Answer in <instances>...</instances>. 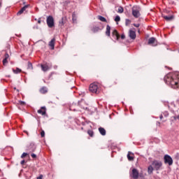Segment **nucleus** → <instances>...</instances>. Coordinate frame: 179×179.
<instances>
[{
	"instance_id": "obj_35",
	"label": "nucleus",
	"mask_w": 179,
	"mask_h": 179,
	"mask_svg": "<svg viewBox=\"0 0 179 179\" xmlns=\"http://www.w3.org/2000/svg\"><path fill=\"white\" fill-rule=\"evenodd\" d=\"M7 63H8V60L6 59H3V65H5V64H7Z\"/></svg>"
},
{
	"instance_id": "obj_6",
	"label": "nucleus",
	"mask_w": 179,
	"mask_h": 179,
	"mask_svg": "<svg viewBox=\"0 0 179 179\" xmlns=\"http://www.w3.org/2000/svg\"><path fill=\"white\" fill-rule=\"evenodd\" d=\"M152 166L155 170H160V167L163 166V164L160 161H154L152 162Z\"/></svg>"
},
{
	"instance_id": "obj_5",
	"label": "nucleus",
	"mask_w": 179,
	"mask_h": 179,
	"mask_svg": "<svg viewBox=\"0 0 179 179\" xmlns=\"http://www.w3.org/2000/svg\"><path fill=\"white\" fill-rule=\"evenodd\" d=\"M99 87L97 86V83H94L90 85V92L92 93H97V90Z\"/></svg>"
},
{
	"instance_id": "obj_4",
	"label": "nucleus",
	"mask_w": 179,
	"mask_h": 179,
	"mask_svg": "<svg viewBox=\"0 0 179 179\" xmlns=\"http://www.w3.org/2000/svg\"><path fill=\"white\" fill-rule=\"evenodd\" d=\"M164 160L165 164H169V166H172L173 165V158L169 155H166L164 157Z\"/></svg>"
},
{
	"instance_id": "obj_27",
	"label": "nucleus",
	"mask_w": 179,
	"mask_h": 179,
	"mask_svg": "<svg viewBox=\"0 0 179 179\" xmlns=\"http://www.w3.org/2000/svg\"><path fill=\"white\" fill-rule=\"evenodd\" d=\"M121 20V17L119 15H117L115 18V22H120Z\"/></svg>"
},
{
	"instance_id": "obj_32",
	"label": "nucleus",
	"mask_w": 179,
	"mask_h": 179,
	"mask_svg": "<svg viewBox=\"0 0 179 179\" xmlns=\"http://www.w3.org/2000/svg\"><path fill=\"white\" fill-rule=\"evenodd\" d=\"M59 25L64 26V18H62V20L59 21Z\"/></svg>"
},
{
	"instance_id": "obj_12",
	"label": "nucleus",
	"mask_w": 179,
	"mask_h": 179,
	"mask_svg": "<svg viewBox=\"0 0 179 179\" xmlns=\"http://www.w3.org/2000/svg\"><path fill=\"white\" fill-rule=\"evenodd\" d=\"M47 109H45V107L42 106L41 109L38 110V114H41V115H45Z\"/></svg>"
},
{
	"instance_id": "obj_18",
	"label": "nucleus",
	"mask_w": 179,
	"mask_h": 179,
	"mask_svg": "<svg viewBox=\"0 0 179 179\" xmlns=\"http://www.w3.org/2000/svg\"><path fill=\"white\" fill-rule=\"evenodd\" d=\"M99 131L101 134V135H102L103 136H105L106 135V129L103 127H99Z\"/></svg>"
},
{
	"instance_id": "obj_34",
	"label": "nucleus",
	"mask_w": 179,
	"mask_h": 179,
	"mask_svg": "<svg viewBox=\"0 0 179 179\" xmlns=\"http://www.w3.org/2000/svg\"><path fill=\"white\" fill-rule=\"evenodd\" d=\"M9 58V55L8 53H6L4 59H7Z\"/></svg>"
},
{
	"instance_id": "obj_37",
	"label": "nucleus",
	"mask_w": 179,
	"mask_h": 179,
	"mask_svg": "<svg viewBox=\"0 0 179 179\" xmlns=\"http://www.w3.org/2000/svg\"><path fill=\"white\" fill-rule=\"evenodd\" d=\"M124 38H125V35L124 34H122L121 35V39L124 40Z\"/></svg>"
},
{
	"instance_id": "obj_25",
	"label": "nucleus",
	"mask_w": 179,
	"mask_h": 179,
	"mask_svg": "<svg viewBox=\"0 0 179 179\" xmlns=\"http://www.w3.org/2000/svg\"><path fill=\"white\" fill-rule=\"evenodd\" d=\"M117 12L118 13H122L124 12V8L122 7H119Z\"/></svg>"
},
{
	"instance_id": "obj_36",
	"label": "nucleus",
	"mask_w": 179,
	"mask_h": 179,
	"mask_svg": "<svg viewBox=\"0 0 179 179\" xmlns=\"http://www.w3.org/2000/svg\"><path fill=\"white\" fill-rule=\"evenodd\" d=\"M134 27H139V26H141V24H134Z\"/></svg>"
},
{
	"instance_id": "obj_24",
	"label": "nucleus",
	"mask_w": 179,
	"mask_h": 179,
	"mask_svg": "<svg viewBox=\"0 0 179 179\" xmlns=\"http://www.w3.org/2000/svg\"><path fill=\"white\" fill-rule=\"evenodd\" d=\"M41 93H43V94L47 93V87H42L40 90Z\"/></svg>"
},
{
	"instance_id": "obj_46",
	"label": "nucleus",
	"mask_w": 179,
	"mask_h": 179,
	"mask_svg": "<svg viewBox=\"0 0 179 179\" xmlns=\"http://www.w3.org/2000/svg\"><path fill=\"white\" fill-rule=\"evenodd\" d=\"M0 6H1V3H0Z\"/></svg>"
},
{
	"instance_id": "obj_13",
	"label": "nucleus",
	"mask_w": 179,
	"mask_h": 179,
	"mask_svg": "<svg viewBox=\"0 0 179 179\" xmlns=\"http://www.w3.org/2000/svg\"><path fill=\"white\" fill-rule=\"evenodd\" d=\"M49 45L51 47V50H54V47L55 45V38H52L50 42H49Z\"/></svg>"
},
{
	"instance_id": "obj_7",
	"label": "nucleus",
	"mask_w": 179,
	"mask_h": 179,
	"mask_svg": "<svg viewBox=\"0 0 179 179\" xmlns=\"http://www.w3.org/2000/svg\"><path fill=\"white\" fill-rule=\"evenodd\" d=\"M148 44L150 45H152L153 47H156L157 45V41L155 38H150L148 40Z\"/></svg>"
},
{
	"instance_id": "obj_39",
	"label": "nucleus",
	"mask_w": 179,
	"mask_h": 179,
	"mask_svg": "<svg viewBox=\"0 0 179 179\" xmlns=\"http://www.w3.org/2000/svg\"><path fill=\"white\" fill-rule=\"evenodd\" d=\"M174 120H179V115L178 116H175Z\"/></svg>"
},
{
	"instance_id": "obj_2",
	"label": "nucleus",
	"mask_w": 179,
	"mask_h": 179,
	"mask_svg": "<svg viewBox=\"0 0 179 179\" xmlns=\"http://www.w3.org/2000/svg\"><path fill=\"white\" fill-rule=\"evenodd\" d=\"M132 15L134 17L138 18L141 16V8L137 6H134L132 8Z\"/></svg>"
},
{
	"instance_id": "obj_10",
	"label": "nucleus",
	"mask_w": 179,
	"mask_h": 179,
	"mask_svg": "<svg viewBox=\"0 0 179 179\" xmlns=\"http://www.w3.org/2000/svg\"><path fill=\"white\" fill-rule=\"evenodd\" d=\"M27 150H28V152H34V150H36V145H34V143H31L28 147Z\"/></svg>"
},
{
	"instance_id": "obj_17",
	"label": "nucleus",
	"mask_w": 179,
	"mask_h": 179,
	"mask_svg": "<svg viewBox=\"0 0 179 179\" xmlns=\"http://www.w3.org/2000/svg\"><path fill=\"white\" fill-rule=\"evenodd\" d=\"M110 30H111V27H110V25H107L106 26V36H108V37H110Z\"/></svg>"
},
{
	"instance_id": "obj_19",
	"label": "nucleus",
	"mask_w": 179,
	"mask_h": 179,
	"mask_svg": "<svg viewBox=\"0 0 179 179\" xmlns=\"http://www.w3.org/2000/svg\"><path fill=\"white\" fill-rule=\"evenodd\" d=\"M173 17H174L173 15L164 16V19H165V20H166L167 22H170V20H173Z\"/></svg>"
},
{
	"instance_id": "obj_16",
	"label": "nucleus",
	"mask_w": 179,
	"mask_h": 179,
	"mask_svg": "<svg viewBox=\"0 0 179 179\" xmlns=\"http://www.w3.org/2000/svg\"><path fill=\"white\" fill-rule=\"evenodd\" d=\"M113 37H115V38H116V40H118V38H120V34H118V32L117 31V30H114L112 33Z\"/></svg>"
},
{
	"instance_id": "obj_43",
	"label": "nucleus",
	"mask_w": 179,
	"mask_h": 179,
	"mask_svg": "<svg viewBox=\"0 0 179 179\" xmlns=\"http://www.w3.org/2000/svg\"><path fill=\"white\" fill-rule=\"evenodd\" d=\"M20 104H24V102L21 101V102H20Z\"/></svg>"
},
{
	"instance_id": "obj_21",
	"label": "nucleus",
	"mask_w": 179,
	"mask_h": 179,
	"mask_svg": "<svg viewBox=\"0 0 179 179\" xmlns=\"http://www.w3.org/2000/svg\"><path fill=\"white\" fill-rule=\"evenodd\" d=\"M99 30H100V27H94L92 29L93 33H97V31H99Z\"/></svg>"
},
{
	"instance_id": "obj_30",
	"label": "nucleus",
	"mask_w": 179,
	"mask_h": 179,
	"mask_svg": "<svg viewBox=\"0 0 179 179\" xmlns=\"http://www.w3.org/2000/svg\"><path fill=\"white\" fill-rule=\"evenodd\" d=\"M87 134L90 135V136H93V131L89 130L87 131Z\"/></svg>"
},
{
	"instance_id": "obj_42",
	"label": "nucleus",
	"mask_w": 179,
	"mask_h": 179,
	"mask_svg": "<svg viewBox=\"0 0 179 179\" xmlns=\"http://www.w3.org/2000/svg\"><path fill=\"white\" fill-rule=\"evenodd\" d=\"M21 164H24V160L21 161Z\"/></svg>"
},
{
	"instance_id": "obj_11",
	"label": "nucleus",
	"mask_w": 179,
	"mask_h": 179,
	"mask_svg": "<svg viewBox=\"0 0 179 179\" xmlns=\"http://www.w3.org/2000/svg\"><path fill=\"white\" fill-rule=\"evenodd\" d=\"M131 176L134 179H137L138 177H139V172H138V170H136V169H134L132 170Z\"/></svg>"
},
{
	"instance_id": "obj_28",
	"label": "nucleus",
	"mask_w": 179,
	"mask_h": 179,
	"mask_svg": "<svg viewBox=\"0 0 179 179\" xmlns=\"http://www.w3.org/2000/svg\"><path fill=\"white\" fill-rule=\"evenodd\" d=\"M28 69H33V65L30 62H28Z\"/></svg>"
},
{
	"instance_id": "obj_45",
	"label": "nucleus",
	"mask_w": 179,
	"mask_h": 179,
	"mask_svg": "<svg viewBox=\"0 0 179 179\" xmlns=\"http://www.w3.org/2000/svg\"><path fill=\"white\" fill-rule=\"evenodd\" d=\"M14 89H15V90H16V87H15Z\"/></svg>"
},
{
	"instance_id": "obj_14",
	"label": "nucleus",
	"mask_w": 179,
	"mask_h": 179,
	"mask_svg": "<svg viewBox=\"0 0 179 179\" xmlns=\"http://www.w3.org/2000/svg\"><path fill=\"white\" fill-rule=\"evenodd\" d=\"M127 159L129 162H132L134 160V153L129 152L127 155Z\"/></svg>"
},
{
	"instance_id": "obj_3",
	"label": "nucleus",
	"mask_w": 179,
	"mask_h": 179,
	"mask_svg": "<svg viewBox=\"0 0 179 179\" xmlns=\"http://www.w3.org/2000/svg\"><path fill=\"white\" fill-rule=\"evenodd\" d=\"M46 23H47L48 27H50V29L54 27V26L55 25L54 23V17L51 15H49L47 17Z\"/></svg>"
},
{
	"instance_id": "obj_9",
	"label": "nucleus",
	"mask_w": 179,
	"mask_h": 179,
	"mask_svg": "<svg viewBox=\"0 0 179 179\" xmlns=\"http://www.w3.org/2000/svg\"><path fill=\"white\" fill-rule=\"evenodd\" d=\"M41 67L43 72H47V71H50V69H51V66H49L47 64H41Z\"/></svg>"
},
{
	"instance_id": "obj_20",
	"label": "nucleus",
	"mask_w": 179,
	"mask_h": 179,
	"mask_svg": "<svg viewBox=\"0 0 179 179\" xmlns=\"http://www.w3.org/2000/svg\"><path fill=\"white\" fill-rule=\"evenodd\" d=\"M97 17H98L99 20H100L101 22H107V19H106V17H104L101 15H98Z\"/></svg>"
},
{
	"instance_id": "obj_8",
	"label": "nucleus",
	"mask_w": 179,
	"mask_h": 179,
	"mask_svg": "<svg viewBox=\"0 0 179 179\" xmlns=\"http://www.w3.org/2000/svg\"><path fill=\"white\" fill-rule=\"evenodd\" d=\"M129 36L131 40H135L136 38V32L132 29H129Z\"/></svg>"
},
{
	"instance_id": "obj_44",
	"label": "nucleus",
	"mask_w": 179,
	"mask_h": 179,
	"mask_svg": "<svg viewBox=\"0 0 179 179\" xmlns=\"http://www.w3.org/2000/svg\"><path fill=\"white\" fill-rule=\"evenodd\" d=\"M167 115H169V113H166V116L167 117Z\"/></svg>"
},
{
	"instance_id": "obj_23",
	"label": "nucleus",
	"mask_w": 179,
	"mask_h": 179,
	"mask_svg": "<svg viewBox=\"0 0 179 179\" xmlns=\"http://www.w3.org/2000/svg\"><path fill=\"white\" fill-rule=\"evenodd\" d=\"M148 174H152L153 173V166H150L148 169Z\"/></svg>"
},
{
	"instance_id": "obj_26",
	"label": "nucleus",
	"mask_w": 179,
	"mask_h": 179,
	"mask_svg": "<svg viewBox=\"0 0 179 179\" xmlns=\"http://www.w3.org/2000/svg\"><path fill=\"white\" fill-rule=\"evenodd\" d=\"M125 24L126 26H129V24H131V20L127 19L125 21Z\"/></svg>"
},
{
	"instance_id": "obj_15",
	"label": "nucleus",
	"mask_w": 179,
	"mask_h": 179,
	"mask_svg": "<svg viewBox=\"0 0 179 179\" xmlns=\"http://www.w3.org/2000/svg\"><path fill=\"white\" fill-rule=\"evenodd\" d=\"M27 8H29V5L22 7L21 10L17 13V15H22V13H23V12L25 11L27 9Z\"/></svg>"
},
{
	"instance_id": "obj_38",
	"label": "nucleus",
	"mask_w": 179,
	"mask_h": 179,
	"mask_svg": "<svg viewBox=\"0 0 179 179\" xmlns=\"http://www.w3.org/2000/svg\"><path fill=\"white\" fill-rule=\"evenodd\" d=\"M37 179H43V175H40L38 177H37Z\"/></svg>"
},
{
	"instance_id": "obj_31",
	"label": "nucleus",
	"mask_w": 179,
	"mask_h": 179,
	"mask_svg": "<svg viewBox=\"0 0 179 179\" xmlns=\"http://www.w3.org/2000/svg\"><path fill=\"white\" fill-rule=\"evenodd\" d=\"M27 155H28L27 153L23 152L22 155H21V158L24 159V157H26V156H27Z\"/></svg>"
},
{
	"instance_id": "obj_40",
	"label": "nucleus",
	"mask_w": 179,
	"mask_h": 179,
	"mask_svg": "<svg viewBox=\"0 0 179 179\" xmlns=\"http://www.w3.org/2000/svg\"><path fill=\"white\" fill-rule=\"evenodd\" d=\"M38 24H40L41 23V20L39 19V20H38Z\"/></svg>"
},
{
	"instance_id": "obj_22",
	"label": "nucleus",
	"mask_w": 179,
	"mask_h": 179,
	"mask_svg": "<svg viewBox=\"0 0 179 179\" xmlns=\"http://www.w3.org/2000/svg\"><path fill=\"white\" fill-rule=\"evenodd\" d=\"M13 72L14 73H20V72H22V69H19V68H16V69H13Z\"/></svg>"
},
{
	"instance_id": "obj_41",
	"label": "nucleus",
	"mask_w": 179,
	"mask_h": 179,
	"mask_svg": "<svg viewBox=\"0 0 179 179\" xmlns=\"http://www.w3.org/2000/svg\"><path fill=\"white\" fill-rule=\"evenodd\" d=\"M160 120H163V115H161L160 117H159Z\"/></svg>"
},
{
	"instance_id": "obj_29",
	"label": "nucleus",
	"mask_w": 179,
	"mask_h": 179,
	"mask_svg": "<svg viewBox=\"0 0 179 179\" xmlns=\"http://www.w3.org/2000/svg\"><path fill=\"white\" fill-rule=\"evenodd\" d=\"M41 136L42 138H44V136H45V132L44 131V130L41 131Z\"/></svg>"
},
{
	"instance_id": "obj_33",
	"label": "nucleus",
	"mask_w": 179,
	"mask_h": 179,
	"mask_svg": "<svg viewBox=\"0 0 179 179\" xmlns=\"http://www.w3.org/2000/svg\"><path fill=\"white\" fill-rule=\"evenodd\" d=\"M31 156L32 159H36V157H37V155H36V154H31Z\"/></svg>"
},
{
	"instance_id": "obj_1",
	"label": "nucleus",
	"mask_w": 179,
	"mask_h": 179,
	"mask_svg": "<svg viewBox=\"0 0 179 179\" xmlns=\"http://www.w3.org/2000/svg\"><path fill=\"white\" fill-rule=\"evenodd\" d=\"M164 80L166 85H171L173 89H177L179 87L178 74H173L170 73L165 76Z\"/></svg>"
}]
</instances>
